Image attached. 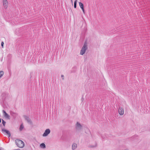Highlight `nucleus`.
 Wrapping results in <instances>:
<instances>
[{"mask_svg": "<svg viewBox=\"0 0 150 150\" xmlns=\"http://www.w3.org/2000/svg\"><path fill=\"white\" fill-rule=\"evenodd\" d=\"M16 144L20 148H23L24 146V142L21 140L19 139H16L15 140Z\"/></svg>", "mask_w": 150, "mask_h": 150, "instance_id": "f257e3e1", "label": "nucleus"}, {"mask_svg": "<svg viewBox=\"0 0 150 150\" xmlns=\"http://www.w3.org/2000/svg\"><path fill=\"white\" fill-rule=\"evenodd\" d=\"M87 48V45L86 43H85L81 49L80 52V54L82 55H83L85 52Z\"/></svg>", "mask_w": 150, "mask_h": 150, "instance_id": "f03ea898", "label": "nucleus"}, {"mask_svg": "<svg viewBox=\"0 0 150 150\" xmlns=\"http://www.w3.org/2000/svg\"><path fill=\"white\" fill-rule=\"evenodd\" d=\"M2 112L3 113V115L8 120L10 119V116L4 110H3Z\"/></svg>", "mask_w": 150, "mask_h": 150, "instance_id": "7ed1b4c3", "label": "nucleus"}, {"mask_svg": "<svg viewBox=\"0 0 150 150\" xmlns=\"http://www.w3.org/2000/svg\"><path fill=\"white\" fill-rule=\"evenodd\" d=\"M50 132V130L49 129H47L45 131L42 135L43 137L47 136Z\"/></svg>", "mask_w": 150, "mask_h": 150, "instance_id": "20e7f679", "label": "nucleus"}, {"mask_svg": "<svg viewBox=\"0 0 150 150\" xmlns=\"http://www.w3.org/2000/svg\"><path fill=\"white\" fill-rule=\"evenodd\" d=\"M118 112L120 115H122L124 114V109L123 108L120 107L118 109Z\"/></svg>", "mask_w": 150, "mask_h": 150, "instance_id": "39448f33", "label": "nucleus"}, {"mask_svg": "<svg viewBox=\"0 0 150 150\" xmlns=\"http://www.w3.org/2000/svg\"><path fill=\"white\" fill-rule=\"evenodd\" d=\"M76 129L78 130H81L82 128V126L78 122H77L76 123Z\"/></svg>", "mask_w": 150, "mask_h": 150, "instance_id": "423d86ee", "label": "nucleus"}, {"mask_svg": "<svg viewBox=\"0 0 150 150\" xmlns=\"http://www.w3.org/2000/svg\"><path fill=\"white\" fill-rule=\"evenodd\" d=\"M3 5L4 8L6 9L7 8L8 3L7 0H3Z\"/></svg>", "mask_w": 150, "mask_h": 150, "instance_id": "0eeeda50", "label": "nucleus"}, {"mask_svg": "<svg viewBox=\"0 0 150 150\" xmlns=\"http://www.w3.org/2000/svg\"><path fill=\"white\" fill-rule=\"evenodd\" d=\"M2 131L3 133H6L8 135L9 137H10L11 133L9 131L6 129H2Z\"/></svg>", "mask_w": 150, "mask_h": 150, "instance_id": "6e6552de", "label": "nucleus"}, {"mask_svg": "<svg viewBox=\"0 0 150 150\" xmlns=\"http://www.w3.org/2000/svg\"><path fill=\"white\" fill-rule=\"evenodd\" d=\"M79 5L80 6L82 10V11H83V13L85 14V12L84 9V8H83V4L81 2H79Z\"/></svg>", "mask_w": 150, "mask_h": 150, "instance_id": "1a4fd4ad", "label": "nucleus"}, {"mask_svg": "<svg viewBox=\"0 0 150 150\" xmlns=\"http://www.w3.org/2000/svg\"><path fill=\"white\" fill-rule=\"evenodd\" d=\"M77 147V145L76 144L74 143L72 144V150H74Z\"/></svg>", "mask_w": 150, "mask_h": 150, "instance_id": "9d476101", "label": "nucleus"}, {"mask_svg": "<svg viewBox=\"0 0 150 150\" xmlns=\"http://www.w3.org/2000/svg\"><path fill=\"white\" fill-rule=\"evenodd\" d=\"M25 120L28 122V123H30L31 122V121L30 118L27 116H25Z\"/></svg>", "mask_w": 150, "mask_h": 150, "instance_id": "9b49d317", "label": "nucleus"}, {"mask_svg": "<svg viewBox=\"0 0 150 150\" xmlns=\"http://www.w3.org/2000/svg\"><path fill=\"white\" fill-rule=\"evenodd\" d=\"M40 146L41 148H45L46 147V146L44 143H42L40 145Z\"/></svg>", "mask_w": 150, "mask_h": 150, "instance_id": "f8f14e48", "label": "nucleus"}, {"mask_svg": "<svg viewBox=\"0 0 150 150\" xmlns=\"http://www.w3.org/2000/svg\"><path fill=\"white\" fill-rule=\"evenodd\" d=\"M10 114L13 117L16 115H17V114L16 113L13 112L12 111L11 112Z\"/></svg>", "mask_w": 150, "mask_h": 150, "instance_id": "ddd939ff", "label": "nucleus"}, {"mask_svg": "<svg viewBox=\"0 0 150 150\" xmlns=\"http://www.w3.org/2000/svg\"><path fill=\"white\" fill-rule=\"evenodd\" d=\"M4 72L3 71H0V78L2 76L4 75Z\"/></svg>", "mask_w": 150, "mask_h": 150, "instance_id": "4468645a", "label": "nucleus"}, {"mask_svg": "<svg viewBox=\"0 0 150 150\" xmlns=\"http://www.w3.org/2000/svg\"><path fill=\"white\" fill-rule=\"evenodd\" d=\"M24 127L23 124H21V125L20 127L19 128V129L20 131H21L23 128Z\"/></svg>", "mask_w": 150, "mask_h": 150, "instance_id": "2eb2a0df", "label": "nucleus"}, {"mask_svg": "<svg viewBox=\"0 0 150 150\" xmlns=\"http://www.w3.org/2000/svg\"><path fill=\"white\" fill-rule=\"evenodd\" d=\"M76 3L77 0H76L74 2V7L75 8H76Z\"/></svg>", "mask_w": 150, "mask_h": 150, "instance_id": "dca6fc26", "label": "nucleus"}, {"mask_svg": "<svg viewBox=\"0 0 150 150\" xmlns=\"http://www.w3.org/2000/svg\"><path fill=\"white\" fill-rule=\"evenodd\" d=\"M2 123L4 127L5 126V124L6 123V122L5 121L3 120L2 119Z\"/></svg>", "mask_w": 150, "mask_h": 150, "instance_id": "f3484780", "label": "nucleus"}, {"mask_svg": "<svg viewBox=\"0 0 150 150\" xmlns=\"http://www.w3.org/2000/svg\"><path fill=\"white\" fill-rule=\"evenodd\" d=\"M4 43L3 42L1 43V45L2 47H3Z\"/></svg>", "mask_w": 150, "mask_h": 150, "instance_id": "a211bd4d", "label": "nucleus"}, {"mask_svg": "<svg viewBox=\"0 0 150 150\" xmlns=\"http://www.w3.org/2000/svg\"><path fill=\"white\" fill-rule=\"evenodd\" d=\"M61 77L62 78L63 80L64 79V76L63 75H62Z\"/></svg>", "mask_w": 150, "mask_h": 150, "instance_id": "6ab92c4d", "label": "nucleus"}, {"mask_svg": "<svg viewBox=\"0 0 150 150\" xmlns=\"http://www.w3.org/2000/svg\"><path fill=\"white\" fill-rule=\"evenodd\" d=\"M96 146V144L95 146H91L92 147H95Z\"/></svg>", "mask_w": 150, "mask_h": 150, "instance_id": "aec40b11", "label": "nucleus"}, {"mask_svg": "<svg viewBox=\"0 0 150 150\" xmlns=\"http://www.w3.org/2000/svg\"><path fill=\"white\" fill-rule=\"evenodd\" d=\"M1 122V119L0 118V123Z\"/></svg>", "mask_w": 150, "mask_h": 150, "instance_id": "412c9836", "label": "nucleus"}, {"mask_svg": "<svg viewBox=\"0 0 150 150\" xmlns=\"http://www.w3.org/2000/svg\"><path fill=\"white\" fill-rule=\"evenodd\" d=\"M71 3H72V4L73 3V1H72V0H71Z\"/></svg>", "mask_w": 150, "mask_h": 150, "instance_id": "4be33fe9", "label": "nucleus"}, {"mask_svg": "<svg viewBox=\"0 0 150 150\" xmlns=\"http://www.w3.org/2000/svg\"><path fill=\"white\" fill-rule=\"evenodd\" d=\"M0 150H1V149H0Z\"/></svg>", "mask_w": 150, "mask_h": 150, "instance_id": "5701e85b", "label": "nucleus"}]
</instances>
